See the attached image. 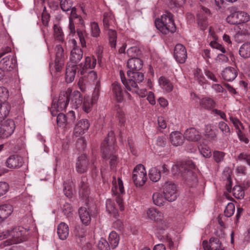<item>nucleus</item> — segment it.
I'll return each instance as SVG.
<instances>
[{
  "label": "nucleus",
  "mask_w": 250,
  "mask_h": 250,
  "mask_svg": "<svg viewBox=\"0 0 250 250\" xmlns=\"http://www.w3.org/2000/svg\"><path fill=\"white\" fill-rule=\"evenodd\" d=\"M29 229H25L22 227H18L14 228L10 231H8L5 233L11 236L12 240H7L5 243V245H10L13 244H17L27 240V235L28 234Z\"/></svg>",
  "instance_id": "39448f33"
},
{
  "label": "nucleus",
  "mask_w": 250,
  "mask_h": 250,
  "mask_svg": "<svg viewBox=\"0 0 250 250\" xmlns=\"http://www.w3.org/2000/svg\"><path fill=\"white\" fill-rule=\"evenodd\" d=\"M85 27V23L81 16L78 17L74 19L72 22H69L68 28L69 29V35L72 36L76 33L75 28Z\"/></svg>",
  "instance_id": "aec40b11"
},
{
  "label": "nucleus",
  "mask_w": 250,
  "mask_h": 250,
  "mask_svg": "<svg viewBox=\"0 0 250 250\" xmlns=\"http://www.w3.org/2000/svg\"><path fill=\"white\" fill-rule=\"evenodd\" d=\"M72 89L70 88L65 91H62L60 93L58 98H54L52 101L50 111L52 116H56L57 113L65 109L67 106Z\"/></svg>",
  "instance_id": "20e7f679"
},
{
  "label": "nucleus",
  "mask_w": 250,
  "mask_h": 250,
  "mask_svg": "<svg viewBox=\"0 0 250 250\" xmlns=\"http://www.w3.org/2000/svg\"><path fill=\"white\" fill-rule=\"evenodd\" d=\"M65 116L67 124H71L74 123L76 117L75 112L73 111H69Z\"/></svg>",
  "instance_id": "0e129e2a"
},
{
  "label": "nucleus",
  "mask_w": 250,
  "mask_h": 250,
  "mask_svg": "<svg viewBox=\"0 0 250 250\" xmlns=\"http://www.w3.org/2000/svg\"><path fill=\"white\" fill-rule=\"evenodd\" d=\"M193 74L194 80L197 81L200 84L202 85L206 83V80L200 69L197 68L195 70Z\"/></svg>",
  "instance_id": "c03bdc74"
},
{
  "label": "nucleus",
  "mask_w": 250,
  "mask_h": 250,
  "mask_svg": "<svg viewBox=\"0 0 250 250\" xmlns=\"http://www.w3.org/2000/svg\"><path fill=\"white\" fill-rule=\"evenodd\" d=\"M148 175L150 179L154 182L158 181L161 177L160 170L156 167L151 168L149 170Z\"/></svg>",
  "instance_id": "79ce46f5"
},
{
  "label": "nucleus",
  "mask_w": 250,
  "mask_h": 250,
  "mask_svg": "<svg viewBox=\"0 0 250 250\" xmlns=\"http://www.w3.org/2000/svg\"><path fill=\"white\" fill-rule=\"evenodd\" d=\"M174 57L176 61L181 63H184L187 58V53L185 47L182 44H177L174 50Z\"/></svg>",
  "instance_id": "dca6fc26"
},
{
  "label": "nucleus",
  "mask_w": 250,
  "mask_h": 250,
  "mask_svg": "<svg viewBox=\"0 0 250 250\" xmlns=\"http://www.w3.org/2000/svg\"><path fill=\"white\" fill-rule=\"evenodd\" d=\"M126 53L130 58H138V56L141 54V51L138 47L133 46L127 50Z\"/></svg>",
  "instance_id": "09e8293b"
},
{
  "label": "nucleus",
  "mask_w": 250,
  "mask_h": 250,
  "mask_svg": "<svg viewBox=\"0 0 250 250\" xmlns=\"http://www.w3.org/2000/svg\"><path fill=\"white\" fill-rule=\"evenodd\" d=\"M83 57V51L79 46L73 47L70 55V61L74 65H76Z\"/></svg>",
  "instance_id": "412c9836"
},
{
  "label": "nucleus",
  "mask_w": 250,
  "mask_h": 250,
  "mask_svg": "<svg viewBox=\"0 0 250 250\" xmlns=\"http://www.w3.org/2000/svg\"><path fill=\"white\" fill-rule=\"evenodd\" d=\"M238 158L240 160L245 161L249 165H250V154L241 153L238 155Z\"/></svg>",
  "instance_id": "774afa93"
},
{
  "label": "nucleus",
  "mask_w": 250,
  "mask_h": 250,
  "mask_svg": "<svg viewBox=\"0 0 250 250\" xmlns=\"http://www.w3.org/2000/svg\"><path fill=\"white\" fill-rule=\"evenodd\" d=\"M128 83H125L127 90L133 93H138L137 83L144 80V74L139 71H127Z\"/></svg>",
  "instance_id": "6e6552de"
},
{
  "label": "nucleus",
  "mask_w": 250,
  "mask_h": 250,
  "mask_svg": "<svg viewBox=\"0 0 250 250\" xmlns=\"http://www.w3.org/2000/svg\"><path fill=\"white\" fill-rule=\"evenodd\" d=\"M159 83L162 89L167 92H171L173 88V85L169 79L161 76L159 79Z\"/></svg>",
  "instance_id": "473e14b6"
},
{
  "label": "nucleus",
  "mask_w": 250,
  "mask_h": 250,
  "mask_svg": "<svg viewBox=\"0 0 250 250\" xmlns=\"http://www.w3.org/2000/svg\"><path fill=\"white\" fill-rule=\"evenodd\" d=\"M79 194L83 197L87 198L89 193V188L87 183V178L82 176L79 184Z\"/></svg>",
  "instance_id": "393cba45"
},
{
  "label": "nucleus",
  "mask_w": 250,
  "mask_h": 250,
  "mask_svg": "<svg viewBox=\"0 0 250 250\" xmlns=\"http://www.w3.org/2000/svg\"><path fill=\"white\" fill-rule=\"evenodd\" d=\"M9 110L8 105L4 103L1 102L0 103V122L2 120L6 117L9 114Z\"/></svg>",
  "instance_id": "603ef678"
},
{
  "label": "nucleus",
  "mask_w": 250,
  "mask_h": 250,
  "mask_svg": "<svg viewBox=\"0 0 250 250\" xmlns=\"http://www.w3.org/2000/svg\"><path fill=\"white\" fill-rule=\"evenodd\" d=\"M55 59L54 63H49L50 71L53 72H60L62 69L65 60L66 58L64 53V50L62 45H57L55 47Z\"/></svg>",
  "instance_id": "0eeeda50"
},
{
  "label": "nucleus",
  "mask_w": 250,
  "mask_h": 250,
  "mask_svg": "<svg viewBox=\"0 0 250 250\" xmlns=\"http://www.w3.org/2000/svg\"><path fill=\"white\" fill-rule=\"evenodd\" d=\"M101 148L103 158L109 160L110 167L113 169L118 163L117 146L113 132L108 133L107 136L102 143Z\"/></svg>",
  "instance_id": "f03ea898"
},
{
  "label": "nucleus",
  "mask_w": 250,
  "mask_h": 250,
  "mask_svg": "<svg viewBox=\"0 0 250 250\" xmlns=\"http://www.w3.org/2000/svg\"><path fill=\"white\" fill-rule=\"evenodd\" d=\"M112 91L116 101L121 102L124 100L123 92L121 85L117 82L112 83Z\"/></svg>",
  "instance_id": "7c9ffc66"
},
{
  "label": "nucleus",
  "mask_w": 250,
  "mask_h": 250,
  "mask_svg": "<svg viewBox=\"0 0 250 250\" xmlns=\"http://www.w3.org/2000/svg\"><path fill=\"white\" fill-rule=\"evenodd\" d=\"M57 115V123L58 125L60 127H64L67 124L65 115L62 113L58 114L57 112L56 116Z\"/></svg>",
  "instance_id": "864d4df0"
},
{
  "label": "nucleus",
  "mask_w": 250,
  "mask_h": 250,
  "mask_svg": "<svg viewBox=\"0 0 250 250\" xmlns=\"http://www.w3.org/2000/svg\"><path fill=\"white\" fill-rule=\"evenodd\" d=\"M184 138L188 141L197 142L201 138L199 131L195 127H189L184 133Z\"/></svg>",
  "instance_id": "a211bd4d"
},
{
  "label": "nucleus",
  "mask_w": 250,
  "mask_h": 250,
  "mask_svg": "<svg viewBox=\"0 0 250 250\" xmlns=\"http://www.w3.org/2000/svg\"><path fill=\"white\" fill-rule=\"evenodd\" d=\"M195 168V165L190 161L178 162L172 167V172L182 177L187 183L192 187L198 181L196 174L192 171Z\"/></svg>",
  "instance_id": "f257e3e1"
},
{
  "label": "nucleus",
  "mask_w": 250,
  "mask_h": 250,
  "mask_svg": "<svg viewBox=\"0 0 250 250\" xmlns=\"http://www.w3.org/2000/svg\"><path fill=\"white\" fill-rule=\"evenodd\" d=\"M239 52L240 55L244 58L250 57V43H244L240 48Z\"/></svg>",
  "instance_id": "ea45409f"
},
{
  "label": "nucleus",
  "mask_w": 250,
  "mask_h": 250,
  "mask_svg": "<svg viewBox=\"0 0 250 250\" xmlns=\"http://www.w3.org/2000/svg\"><path fill=\"white\" fill-rule=\"evenodd\" d=\"M217 130L213 129L211 125H208L205 129V135L210 140H214L217 137Z\"/></svg>",
  "instance_id": "49530a36"
},
{
  "label": "nucleus",
  "mask_w": 250,
  "mask_h": 250,
  "mask_svg": "<svg viewBox=\"0 0 250 250\" xmlns=\"http://www.w3.org/2000/svg\"><path fill=\"white\" fill-rule=\"evenodd\" d=\"M100 94V87L98 85V83H97L96 87L93 92L92 96L91 98L92 99V101L94 103H95L98 100Z\"/></svg>",
  "instance_id": "e2e57ef3"
},
{
  "label": "nucleus",
  "mask_w": 250,
  "mask_h": 250,
  "mask_svg": "<svg viewBox=\"0 0 250 250\" xmlns=\"http://www.w3.org/2000/svg\"><path fill=\"white\" fill-rule=\"evenodd\" d=\"M200 104L203 108L211 109L215 106L216 103L210 98L205 97L200 100Z\"/></svg>",
  "instance_id": "f704fd0d"
},
{
  "label": "nucleus",
  "mask_w": 250,
  "mask_h": 250,
  "mask_svg": "<svg viewBox=\"0 0 250 250\" xmlns=\"http://www.w3.org/2000/svg\"><path fill=\"white\" fill-rule=\"evenodd\" d=\"M108 31V35L109 38V43L112 48H115L117 41V33L115 30L109 29Z\"/></svg>",
  "instance_id": "37998d69"
},
{
  "label": "nucleus",
  "mask_w": 250,
  "mask_h": 250,
  "mask_svg": "<svg viewBox=\"0 0 250 250\" xmlns=\"http://www.w3.org/2000/svg\"><path fill=\"white\" fill-rule=\"evenodd\" d=\"M132 179L136 187H141L145 184L147 180V177L143 165L140 164L134 167Z\"/></svg>",
  "instance_id": "9d476101"
},
{
  "label": "nucleus",
  "mask_w": 250,
  "mask_h": 250,
  "mask_svg": "<svg viewBox=\"0 0 250 250\" xmlns=\"http://www.w3.org/2000/svg\"><path fill=\"white\" fill-rule=\"evenodd\" d=\"M15 128L14 122L11 119H8L0 124V133L2 138L11 136Z\"/></svg>",
  "instance_id": "ddd939ff"
},
{
  "label": "nucleus",
  "mask_w": 250,
  "mask_h": 250,
  "mask_svg": "<svg viewBox=\"0 0 250 250\" xmlns=\"http://www.w3.org/2000/svg\"><path fill=\"white\" fill-rule=\"evenodd\" d=\"M90 124L86 119H82L76 125L74 133L76 136L84 134L89 128Z\"/></svg>",
  "instance_id": "6ab92c4d"
},
{
  "label": "nucleus",
  "mask_w": 250,
  "mask_h": 250,
  "mask_svg": "<svg viewBox=\"0 0 250 250\" xmlns=\"http://www.w3.org/2000/svg\"><path fill=\"white\" fill-rule=\"evenodd\" d=\"M237 74V69L231 66L226 67L222 73V77L227 81H232L236 78Z\"/></svg>",
  "instance_id": "5701e85b"
},
{
  "label": "nucleus",
  "mask_w": 250,
  "mask_h": 250,
  "mask_svg": "<svg viewBox=\"0 0 250 250\" xmlns=\"http://www.w3.org/2000/svg\"><path fill=\"white\" fill-rule=\"evenodd\" d=\"M114 111L116 115V117L118 118L119 123L121 125H124L125 122V114L122 109L120 107L119 105H115L114 108Z\"/></svg>",
  "instance_id": "58836bf2"
},
{
  "label": "nucleus",
  "mask_w": 250,
  "mask_h": 250,
  "mask_svg": "<svg viewBox=\"0 0 250 250\" xmlns=\"http://www.w3.org/2000/svg\"><path fill=\"white\" fill-rule=\"evenodd\" d=\"M57 233L61 239H66L69 234V228L68 225L63 222L60 223L58 226Z\"/></svg>",
  "instance_id": "c756f323"
},
{
  "label": "nucleus",
  "mask_w": 250,
  "mask_h": 250,
  "mask_svg": "<svg viewBox=\"0 0 250 250\" xmlns=\"http://www.w3.org/2000/svg\"><path fill=\"white\" fill-rule=\"evenodd\" d=\"M155 24L157 29L163 34H173L176 30L173 15L169 12L166 11L160 19H156Z\"/></svg>",
  "instance_id": "7ed1b4c3"
},
{
  "label": "nucleus",
  "mask_w": 250,
  "mask_h": 250,
  "mask_svg": "<svg viewBox=\"0 0 250 250\" xmlns=\"http://www.w3.org/2000/svg\"><path fill=\"white\" fill-rule=\"evenodd\" d=\"M23 164L22 158L18 155H12L6 160V166L11 169H18Z\"/></svg>",
  "instance_id": "f3484780"
},
{
  "label": "nucleus",
  "mask_w": 250,
  "mask_h": 250,
  "mask_svg": "<svg viewBox=\"0 0 250 250\" xmlns=\"http://www.w3.org/2000/svg\"><path fill=\"white\" fill-rule=\"evenodd\" d=\"M198 25L202 30L206 29L208 26L207 16L201 13L197 14Z\"/></svg>",
  "instance_id": "4c0bfd02"
},
{
  "label": "nucleus",
  "mask_w": 250,
  "mask_h": 250,
  "mask_svg": "<svg viewBox=\"0 0 250 250\" xmlns=\"http://www.w3.org/2000/svg\"><path fill=\"white\" fill-rule=\"evenodd\" d=\"M218 127L225 136H229L231 134L230 128L225 122L223 121L219 122Z\"/></svg>",
  "instance_id": "3c124183"
},
{
  "label": "nucleus",
  "mask_w": 250,
  "mask_h": 250,
  "mask_svg": "<svg viewBox=\"0 0 250 250\" xmlns=\"http://www.w3.org/2000/svg\"><path fill=\"white\" fill-rule=\"evenodd\" d=\"M96 160L94 158H92L90 161L87 155L83 154L79 156L76 162V170L79 174H84L87 172L90 165L92 166V171L96 172L97 165Z\"/></svg>",
  "instance_id": "423d86ee"
},
{
  "label": "nucleus",
  "mask_w": 250,
  "mask_h": 250,
  "mask_svg": "<svg viewBox=\"0 0 250 250\" xmlns=\"http://www.w3.org/2000/svg\"><path fill=\"white\" fill-rule=\"evenodd\" d=\"M80 70V68L77 65H73L71 66L66 67L65 72V80L67 83L72 82L76 74L77 70Z\"/></svg>",
  "instance_id": "a878e982"
},
{
  "label": "nucleus",
  "mask_w": 250,
  "mask_h": 250,
  "mask_svg": "<svg viewBox=\"0 0 250 250\" xmlns=\"http://www.w3.org/2000/svg\"><path fill=\"white\" fill-rule=\"evenodd\" d=\"M143 65V62L139 58H130L127 62V71H139Z\"/></svg>",
  "instance_id": "4be33fe9"
},
{
  "label": "nucleus",
  "mask_w": 250,
  "mask_h": 250,
  "mask_svg": "<svg viewBox=\"0 0 250 250\" xmlns=\"http://www.w3.org/2000/svg\"><path fill=\"white\" fill-rule=\"evenodd\" d=\"M74 235L78 238H83L85 236V232L83 229L78 226L76 227L74 230Z\"/></svg>",
  "instance_id": "338daca9"
},
{
  "label": "nucleus",
  "mask_w": 250,
  "mask_h": 250,
  "mask_svg": "<svg viewBox=\"0 0 250 250\" xmlns=\"http://www.w3.org/2000/svg\"><path fill=\"white\" fill-rule=\"evenodd\" d=\"M9 185L4 182H0V196L5 194L8 190Z\"/></svg>",
  "instance_id": "69168bd1"
},
{
  "label": "nucleus",
  "mask_w": 250,
  "mask_h": 250,
  "mask_svg": "<svg viewBox=\"0 0 250 250\" xmlns=\"http://www.w3.org/2000/svg\"><path fill=\"white\" fill-rule=\"evenodd\" d=\"M184 135L179 131L172 132L169 136V140L171 144L175 146L183 145L184 141Z\"/></svg>",
  "instance_id": "b1692460"
},
{
  "label": "nucleus",
  "mask_w": 250,
  "mask_h": 250,
  "mask_svg": "<svg viewBox=\"0 0 250 250\" xmlns=\"http://www.w3.org/2000/svg\"><path fill=\"white\" fill-rule=\"evenodd\" d=\"M152 199L154 204L158 206L163 205L165 202V199L163 195L159 192H155L153 194Z\"/></svg>",
  "instance_id": "8fccbe9b"
},
{
  "label": "nucleus",
  "mask_w": 250,
  "mask_h": 250,
  "mask_svg": "<svg viewBox=\"0 0 250 250\" xmlns=\"http://www.w3.org/2000/svg\"><path fill=\"white\" fill-rule=\"evenodd\" d=\"M60 7L62 11H68L72 7L71 0H60Z\"/></svg>",
  "instance_id": "4d7b16f0"
},
{
  "label": "nucleus",
  "mask_w": 250,
  "mask_h": 250,
  "mask_svg": "<svg viewBox=\"0 0 250 250\" xmlns=\"http://www.w3.org/2000/svg\"><path fill=\"white\" fill-rule=\"evenodd\" d=\"M100 29L97 22H93L91 23V35L93 37H99Z\"/></svg>",
  "instance_id": "5fc2aeb1"
},
{
  "label": "nucleus",
  "mask_w": 250,
  "mask_h": 250,
  "mask_svg": "<svg viewBox=\"0 0 250 250\" xmlns=\"http://www.w3.org/2000/svg\"><path fill=\"white\" fill-rule=\"evenodd\" d=\"M12 206L9 204L0 206V223L6 219L12 212Z\"/></svg>",
  "instance_id": "c85d7f7f"
},
{
  "label": "nucleus",
  "mask_w": 250,
  "mask_h": 250,
  "mask_svg": "<svg viewBox=\"0 0 250 250\" xmlns=\"http://www.w3.org/2000/svg\"><path fill=\"white\" fill-rule=\"evenodd\" d=\"M17 65V61L15 57L8 55L0 61V70L5 73V71H10L15 68Z\"/></svg>",
  "instance_id": "f8f14e48"
},
{
  "label": "nucleus",
  "mask_w": 250,
  "mask_h": 250,
  "mask_svg": "<svg viewBox=\"0 0 250 250\" xmlns=\"http://www.w3.org/2000/svg\"><path fill=\"white\" fill-rule=\"evenodd\" d=\"M199 150L201 154L205 158H209L211 155L210 149L208 146H200Z\"/></svg>",
  "instance_id": "052dcab7"
},
{
  "label": "nucleus",
  "mask_w": 250,
  "mask_h": 250,
  "mask_svg": "<svg viewBox=\"0 0 250 250\" xmlns=\"http://www.w3.org/2000/svg\"><path fill=\"white\" fill-rule=\"evenodd\" d=\"M222 178L225 181L226 189L228 192L231 191L232 181L231 175L228 172H224Z\"/></svg>",
  "instance_id": "a18cd8bd"
},
{
  "label": "nucleus",
  "mask_w": 250,
  "mask_h": 250,
  "mask_svg": "<svg viewBox=\"0 0 250 250\" xmlns=\"http://www.w3.org/2000/svg\"><path fill=\"white\" fill-rule=\"evenodd\" d=\"M119 240V236L115 231L110 232L108 237V243L112 249H114L118 246Z\"/></svg>",
  "instance_id": "c9c22d12"
},
{
  "label": "nucleus",
  "mask_w": 250,
  "mask_h": 250,
  "mask_svg": "<svg viewBox=\"0 0 250 250\" xmlns=\"http://www.w3.org/2000/svg\"><path fill=\"white\" fill-rule=\"evenodd\" d=\"M53 35L55 39L60 42H62L64 39V35L62 27L57 24L53 26Z\"/></svg>",
  "instance_id": "72a5a7b5"
},
{
  "label": "nucleus",
  "mask_w": 250,
  "mask_h": 250,
  "mask_svg": "<svg viewBox=\"0 0 250 250\" xmlns=\"http://www.w3.org/2000/svg\"><path fill=\"white\" fill-rule=\"evenodd\" d=\"M233 195L237 199H243L245 195V192L242 187L235 185L232 189Z\"/></svg>",
  "instance_id": "de8ad7c7"
},
{
  "label": "nucleus",
  "mask_w": 250,
  "mask_h": 250,
  "mask_svg": "<svg viewBox=\"0 0 250 250\" xmlns=\"http://www.w3.org/2000/svg\"><path fill=\"white\" fill-rule=\"evenodd\" d=\"M94 104L91 97L89 96H85L83 99L82 106L83 110L87 113L90 112Z\"/></svg>",
  "instance_id": "a19ab883"
},
{
  "label": "nucleus",
  "mask_w": 250,
  "mask_h": 250,
  "mask_svg": "<svg viewBox=\"0 0 250 250\" xmlns=\"http://www.w3.org/2000/svg\"><path fill=\"white\" fill-rule=\"evenodd\" d=\"M235 211V206L232 203H229L224 210V214L227 217H231Z\"/></svg>",
  "instance_id": "6e6d98bb"
},
{
  "label": "nucleus",
  "mask_w": 250,
  "mask_h": 250,
  "mask_svg": "<svg viewBox=\"0 0 250 250\" xmlns=\"http://www.w3.org/2000/svg\"><path fill=\"white\" fill-rule=\"evenodd\" d=\"M77 35L79 37L82 46L84 48L86 47L85 38L87 34L85 30V27L77 28L76 30Z\"/></svg>",
  "instance_id": "e433bc0d"
},
{
  "label": "nucleus",
  "mask_w": 250,
  "mask_h": 250,
  "mask_svg": "<svg viewBox=\"0 0 250 250\" xmlns=\"http://www.w3.org/2000/svg\"><path fill=\"white\" fill-rule=\"evenodd\" d=\"M250 20V16L245 12L238 11L234 8L230 9V14L226 21L230 24H240Z\"/></svg>",
  "instance_id": "1a4fd4ad"
},
{
  "label": "nucleus",
  "mask_w": 250,
  "mask_h": 250,
  "mask_svg": "<svg viewBox=\"0 0 250 250\" xmlns=\"http://www.w3.org/2000/svg\"><path fill=\"white\" fill-rule=\"evenodd\" d=\"M79 217L82 222L86 225L89 224L91 221V214L89 209L85 207H81L79 209Z\"/></svg>",
  "instance_id": "cd10ccee"
},
{
  "label": "nucleus",
  "mask_w": 250,
  "mask_h": 250,
  "mask_svg": "<svg viewBox=\"0 0 250 250\" xmlns=\"http://www.w3.org/2000/svg\"><path fill=\"white\" fill-rule=\"evenodd\" d=\"M110 246L104 238H102L99 241L98 248L100 250H110Z\"/></svg>",
  "instance_id": "13d9d810"
},
{
  "label": "nucleus",
  "mask_w": 250,
  "mask_h": 250,
  "mask_svg": "<svg viewBox=\"0 0 250 250\" xmlns=\"http://www.w3.org/2000/svg\"><path fill=\"white\" fill-rule=\"evenodd\" d=\"M103 23L105 30L110 29L115 23V19L114 16L109 12H105L103 15Z\"/></svg>",
  "instance_id": "2f4dec72"
},
{
  "label": "nucleus",
  "mask_w": 250,
  "mask_h": 250,
  "mask_svg": "<svg viewBox=\"0 0 250 250\" xmlns=\"http://www.w3.org/2000/svg\"><path fill=\"white\" fill-rule=\"evenodd\" d=\"M203 247L204 250H224L222 242L218 238L211 237L209 242L207 240L203 241Z\"/></svg>",
  "instance_id": "4468645a"
},
{
  "label": "nucleus",
  "mask_w": 250,
  "mask_h": 250,
  "mask_svg": "<svg viewBox=\"0 0 250 250\" xmlns=\"http://www.w3.org/2000/svg\"><path fill=\"white\" fill-rule=\"evenodd\" d=\"M50 14L46 11V7H44L42 13V22L44 26H47L48 25V21L50 20Z\"/></svg>",
  "instance_id": "680f3d73"
},
{
  "label": "nucleus",
  "mask_w": 250,
  "mask_h": 250,
  "mask_svg": "<svg viewBox=\"0 0 250 250\" xmlns=\"http://www.w3.org/2000/svg\"><path fill=\"white\" fill-rule=\"evenodd\" d=\"M225 155L222 151L215 150L213 152V159L216 163H219L223 161Z\"/></svg>",
  "instance_id": "bf43d9fd"
},
{
  "label": "nucleus",
  "mask_w": 250,
  "mask_h": 250,
  "mask_svg": "<svg viewBox=\"0 0 250 250\" xmlns=\"http://www.w3.org/2000/svg\"><path fill=\"white\" fill-rule=\"evenodd\" d=\"M147 215L148 217L151 220L160 222L162 221L164 218L163 214L158 209L155 208H149L147 212Z\"/></svg>",
  "instance_id": "bb28decb"
},
{
  "label": "nucleus",
  "mask_w": 250,
  "mask_h": 250,
  "mask_svg": "<svg viewBox=\"0 0 250 250\" xmlns=\"http://www.w3.org/2000/svg\"><path fill=\"white\" fill-rule=\"evenodd\" d=\"M97 60L94 56H87L85 57L84 64H83L81 63L79 65L80 70H78V73H80L81 75H85L86 69L88 68L93 69L96 64Z\"/></svg>",
  "instance_id": "2eb2a0df"
},
{
  "label": "nucleus",
  "mask_w": 250,
  "mask_h": 250,
  "mask_svg": "<svg viewBox=\"0 0 250 250\" xmlns=\"http://www.w3.org/2000/svg\"><path fill=\"white\" fill-rule=\"evenodd\" d=\"M163 192L166 200L174 201L178 196L177 187L172 182H167L164 186Z\"/></svg>",
  "instance_id": "9b49d317"
}]
</instances>
